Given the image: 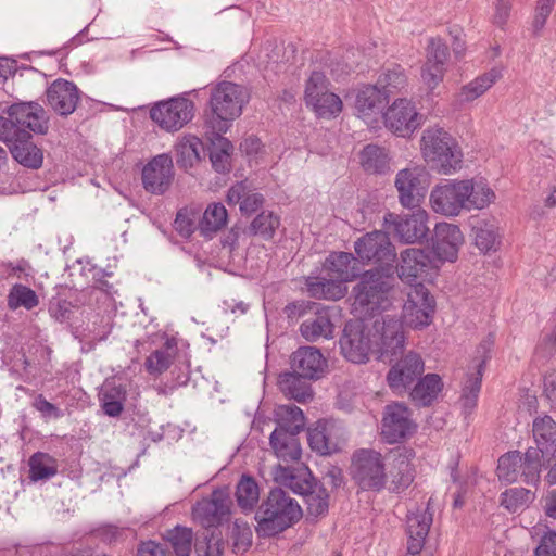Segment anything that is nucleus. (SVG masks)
Wrapping results in <instances>:
<instances>
[{"mask_svg":"<svg viewBox=\"0 0 556 556\" xmlns=\"http://www.w3.org/2000/svg\"><path fill=\"white\" fill-rule=\"evenodd\" d=\"M249 100L250 94L241 85L224 80L214 86L208 101L210 110L203 114L205 139H226L223 136L242 114Z\"/></svg>","mask_w":556,"mask_h":556,"instance_id":"obj_1","label":"nucleus"},{"mask_svg":"<svg viewBox=\"0 0 556 556\" xmlns=\"http://www.w3.org/2000/svg\"><path fill=\"white\" fill-rule=\"evenodd\" d=\"M303 511L282 488H273L255 511L258 538H274L301 520Z\"/></svg>","mask_w":556,"mask_h":556,"instance_id":"obj_2","label":"nucleus"},{"mask_svg":"<svg viewBox=\"0 0 556 556\" xmlns=\"http://www.w3.org/2000/svg\"><path fill=\"white\" fill-rule=\"evenodd\" d=\"M277 478L280 484L304 497L307 518L318 520L329 511L330 494L324 483L317 480L307 467L302 469L281 468Z\"/></svg>","mask_w":556,"mask_h":556,"instance_id":"obj_3","label":"nucleus"},{"mask_svg":"<svg viewBox=\"0 0 556 556\" xmlns=\"http://www.w3.org/2000/svg\"><path fill=\"white\" fill-rule=\"evenodd\" d=\"M394 266L375 267L359 275L354 286L355 302L367 313L384 311L389 305V295L393 289Z\"/></svg>","mask_w":556,"mask_h":556,"instance_id":"obj_4","label":"nucleus"},{"mask_svg":"<svg viewBox=\"0 0 556 556\" xmlns=\"http://www.w3.org/2000/svg\"><path fill=\"white\" fill-rule=\"evenodd\" d=\"M350 475L363 491L380 492L388 478L384 457L372 448L356 450L351 458Z\"/></svg>","mask_w":556,"mask_h":556,"instance_id":"obj_5","label":"nucleus"},{"mask_svg":"<svg viewBox=\"0 0 556 556\" xmlns=\"http://www.w3.org/2000/svg\"><path fill=\"white\" fill-rule=\"evenodd\" d=\"M195 115V104L188 93L153 103L149 109L151 121L163 131L175 134L188 125Z\"/></svg>","mask_w":556,"mask_h":556,"instance_id":"obj_6","label":"nucleus"},{"mask_svg":"<svg viewBox=\"0 0 556 556\" xmlns=\"http://www.w3.org/2000/svg\"><path fill=\"white\" fill-rule=\"evenodd\" d=\"M374 323L350 319L345 323L339 344L341 354L351 363L366 364L374 355Z\"/></svg>","mask_w":556,"mask_h":556,"instance_id":"obj_7","label":"nucleus"},{"mask_svg":"<svg viewBox=\"0 0 556 556\" xmlns=\"http://www.w3.org/2000/svg\"><path fill=\"white\" fill-rule=\"evenodd\" d=\"M374 355L377 361L392 364L405 351L403 323L395 317H381L374 321Z\"/></svg>","mask_w":556,"mask_h":556,"instance_id":"obj_8","label":"nucleus"},{"mask_svg":"<svg viewBox=\"0 0 556 556\" xmlns=\"http://www.w3.org/2000/svg\"><path fill=\"white\" fill-rule=\"evenodd\" d=\"M304 100L323 118L336 117L343 106L340 97L329 90L326 75L318 71H314L306 81Z\"/></svg>","mask_w":556,"mask_h":556,"instance_id":"obj_9","label":"nucleus"},{"mask_svg":"<svg viewBox=\"0 0 556 556\" xmlns=\"http://www.w3.org/2000/svg\"><path fill=\"white\" fill-rule=\"evenodd\" d=\"M390 365L386 382L396 395L406 394L425 371V362L421 355L415 351L403 353Z\"/></svg>","mask_w":556,"mask_h":556,"instance_id":"obj_10","label":"nucleus"},{"mask_svg":"<svg viewBox=\"0 0 556 556\" xmlns=\"http://www.w3.org/2000/svg\"><path fill=\"white\" fill-rule=\"evenodd\" d=\"M412 409L402 402L387 404L382 412L381 435L389 444L410 438L417 429L412 418Z\"/></svg>","mask_w":556,"mask_h":556,"instance_id":"obj_11","label":"nucleus"},{"mask_svg":"<svg viewBox=\"0 0 556 556\" xmlns=\"http://www.w3.org/2000/svg\"><path fill=\"white\" fill-rule=\"evenodd\" d=\"M354 250L361 265L372 263L376 267L394 266L396 252L386 231L376 230L364 235L354 243Z\"/></svg>","mask_w":556,"mask_h":556,"instance_id":"obj_12","label":"nucleus"},{"mask_svg":"<svg viewBox=\"0 0 556 556\" xmlns=\"http://www.w3.org/2000/svg\"><path fill=\"white\" fill-rule=\"evenodd\" d=\"M175 167L169 153H161L151 157L141 169V185L146 192L164 195L175 181Z\"/></svg>","mask_w":556,"mask_h":556,"instance_id":"obj_13","label":"nucleus"},{"mask_svg":"<svg viewBox=\"0 0 556 556\" xmlns=\"http://www.w3.org/2000/svg\"><path fill=\"white\" fill-rule=\"evenodd\" d=\"M434 312V296L424 283H416L403 307L405 324L413 329H422L432 323Z\"/></svg>","mask_w":556,"mask_h":556,"instance_id":"obj_14","label":"nucleus"},{"mask_svg":"<svg viewBox=\"0 0 556 556\" xmlns=\"http://www.w3.org/2000/svg\"><path fill=\"white\" fill-rule=\"evenodd\" d=\"M472 191L469 181L455 180L443 186H437L430 194V203L434 212L456 216L467 208L468 194Z\"/></svg>","mask_w":556,"mask_h":556,"instance_id":"obj_15","label":"nucleus"},{"mask_svg":"<svg viewBox=\"0 0 556 556\" xmlns=\"http://www.w3.org/2000/svg\"><path fill=\"white\" fill-rule=\"evenodd\" d=\"M8 115L15 118V139H31L33 135H46L49 129V119L38 103L13 104Z\"/></svg>","mask_w":556,"mask_h":556,"instance_id":"obj_16","label":"nucleus"},{"mask_svg":"<svg viewBox=\"0 0 556 556\" xmlns=\"http://www.w3.org/2000/svg\"><path fill=\"white\" fill-rule=\"evenodd\" d=\"M428 218V213L425 210H417L405 216L388 213L384 216V224L388 229L392 228L401 242L422 243L424 240L429 242L428 235L430 229L427 225Z\"/></svg>","mask_w":556,"mask_h":556,"instance_id":"obj_17","label":"nucleus"},{"mask_svg":"<svg viewBox=\"0 0 556 556\" xmlns=\"http://www.w3.org/2000/svg\"><path fill=\"white\" fill-rule=\"evenodd\" d=\"M311 450L320 456H330L342 451L346 443L343 429L334 420L319 419L307 429Z\"/></svg>","mask_w":556,"mask_h":556,"instance_id":"obj_18","label":"nucleus"},{"mask_svg":"<svg viewBox=\"0 0 556 556\" xmlns=\"http://www.w3.org/2000/svg\"><path fill=\"white\" fill-rule=\"evenodd\" d=\"M231 504L228 489H216L210 498L197 503L193 514L204 527V531H212L229 521Z\"/></svg>","mask_w":556,"mask_h":556,"instance_id":"obj_19","label":"nucleus"},{"mask_svg":"<svg viewBox=\"0 0 556 556\" xmlns=\"http://www.w3.org/2000/svg\"><path fill=\"white\" fill-rule=\"evenodd\" d=\"M494 343L495 337L492 332H490L477 346L476 358H479V361L475 366L476 371L467 376L460 396V402L464 409L469 413L477 406L478 396L482 384V377L485 371L486 363L492 357L491 353Z\"/></svg>","mask_w":556,"mask_h":556,"instance_id":"obj_20","label":"nucleus"},{"mask_svg":"<svg viewBox=\"0 0 556 556\" xmlns=\"http://www.w3.org/2000/svg\"><path fill=\"white\" fill-rule=\"evenodd\" d=\"M386 128L397 137H408L421 125L422 116L412 101L396 99L382 114Z\"/></svg>","mask_w":556,"mask_h":556,"instance_id":"obj_21","label":"nucleus"},{"mask_svg":"<svg viewBox=\"0 0 556 556\" xmlns=\"http://www.w3.org/2000/svg\"><path fill=\"white\" fill-rule=\"evenodd\" d=\"M433 269V257L430 252L422 249L408 248L401 252V262L394 266L399 278L412 288L416 283H422L430 277Z\"/></svg>","mask_w":556,"mask_h":556,"instance_id":"obj_22","label":"nucleus"},{"mask_svg":"<svg viewBox=\"0 0 556 556\" xmlns=\"http://www.w3.org/2000/svg\"><path fill=\"white\" fill-rule=\"evenodd\" d=\"M421 151L427 164L438 173L451 174L460 167L463 152L457 141H421Z\"/></svg>","mask_w":556,"mask_h":556,"instance_id":"obj_23","label":"nucleus"},{"mask_svg":"<svg viewBox=\"0 0 556 556\" xmlns=\"http://www.w3.org/2000/svg\"><path fill=\"white\" fill-rule=\"evenodd\" d=\"M431 255L440 262H455L460 245L464 243V236L457 225L448 223H437L433 233L430 237Z\"/></svg>","mask_w":556,"mask_h":556,"instance_id":"obj_24","label":"nucleus"},{"mask_svg":"<svg viewBox=\"0 0 556 556\" xmlns=\"http://www.w3.org/2000/svg\"><path fill=\"white\" fill-rule=\"evenodd\" d=\"M428 174L418 167L405 168L397 173L395 187L399 191L400 203L407 208L419 206L427 192Z\"/></svg>","mask_w":556,"mask_h":556,"instance_id":"obj_25","label":"nucleus"},{"mask_svg":"<svg viewBox=\"0 0 556 556\" xmlns=\"http://www.w3.org/2000/svg\"><path fill=\"white\" fill-rule=\"evenodd\" d=\"M389 457L393 459L389 471L391 477L390 490L394 493L403 492L415 479V467L412 464L415 451L410 447L397 446L390 451Z\"/></svg>","mask_w":556,"mask_h":556,"instance_id":"obj_26","label":"nucleus"},{"mask_svg":"<svg viewBox=\"0 0 556 556\" xmlns=\"http://www.w3.org/2000/svg\"><path fill=\"white\" fill-rule=\"evenodd\" d=\"M431 498L425 510L409 513L406 516L407 523V553L405 556H420L433 522V513L430 510Z\"/></svg>","mask_w":556,"mask_h":556,"instance_id":"obj_27","label":"nucleus"},{"mask_svg":"<svg viewBox=\"0 0 556 556\" xmlns=\"http://www.w3.org/2000/svg\"><path fill=\"white\" fill-rule=\"evenodd\" d=\"M291 369L300 376L317 380L327 366V361L317 348L301 346L290 356Z\"/></svg>","mask_w":556,"mask_h":556,"instance_id":"obj_28","label":"nucleus"},{"mask_svg":"<svg viewBox=\"0 0 556 556\" xmlns=\"http://www.w3.org/2000/svg\"><path fill=\"white\" fill-rule=\"evenodd\" d=\"M46 93L48 104L61 115L73 113L79 100V90L76 85L65 79L54 80Z\"/></svg>","mask_w":556,"mask_h":556,"instance_id":"obj_29","label":"nucleus"},{"mask_svg":"<svg viewBox=\"0 0 556 556\" xmlns=\"http://www.w3.org/2000/svg\"><path fill=\"white\" fill-rule=\"evenodd\" d=\"M328 277L349 282L358 278L363 273L359 260L349 252H330L324 262Z\"/></svg>","mask_w":556,"mask_h":556,"instance_id":"obj_30","label":"nucleus"},{"mask_svg":"<svg viewBox=\"0 0 556 556\" xmlns=\"http://www.w3.org/2000/svg\"><path fill=\"white\" fill-rule=\"evenodd\" d=\"M388 103V93H383L376 85H367L358 91L355 108L359 116L368 123L371 117L382 116Z\"/></svg>","mask_w":556,"mask_h":556,"instance_id":"obj_31","label":"nucleus"},{"mask_svg":"<svg viewBox=\"0 0 556 556\" xmlns=\"http://www.w3.org/2000/svg\"><path fill=\"white\" fill-rule=\"evenodd\" d=\"M414 383L407 393L417 407L431 406L443 390V381L438 374L421 375Z\"/></svg>","mask_w":556,"mask_h":556,"instance_id":"obj_32","label":"nucleus"},{"mask_svg":"<svg viewBox=\"0 0 556 556\" xmlns=\"http://www.w3.org/2000/svg\"><path fill=\"white\" fill-rule=\"evenodd\" d=\"M475 245L483 254L495 252L501 245V236L495 220L475 218L470 223Z\"/></svg>","mask_w":556,"mask_h":556,"instance_id":"obj_33","label":"nucleus"},{"mask_svg":"<svg viewBox=\"0 0 556 556\" xmlns=\"http://www.w3.org/2000/svg\"><path fill=\"white\" fill-rule=\"evenodd\" d=\"M359 165L367 174L384 175L390 170V151L377 143H368L358 154Z\"/></svg>","mask_w":556,"mask_h":556,"instance_id":"obj_34","label":"nucleus"},{"mask_svg":"<svg viewBox=\"0 0 556 556\" xmlns=\"http://www.w3.org/2000/svg\"><path fill=\"white\" fill-rule=\"evenodd\" d=\"M309 380L291 370L281 372L278 376L277 384L279 390L289 399L299 403H306L314 396Z\"/></svg>","mask_w":556,"mask_h":556,"instance_id":"obj_35","label":"nucleus"},{"mask_svg":"<svg viewBox=\"0 0 556 556\" xmlns=\"http://www.w3.org/2000/svg\"><path fill=\"white\" fill-rule=\"evenodd\" d=\"M205 156L207 153L213 169L218 174H228L232 169V156L235 147L232 141H208L204 146V141H198Z\"/></svg>","mask_w":556,"mask_h":556,"instance_id":"obj_36","label":"nucleus"},{"mask_svg":"<svg viewBox=\"0 0 556 556\" xmlns=\"http://www.w3.org/2000/svg\"><path fill=\"white\" fill-rule=\"evenodd\" d=\"M12 157L22 166L29 169H39L43 163V149L35 141H3Z\"/></svg>","mask_w":556,"mask_h":556,"instance_id":"obj_37","label":"nucleus"},{"mask_svg":"<svg viewBox=\"0 0 556 556\" xmlns=\"http://www.w3.org/2000/svg\"><path fill=\"white\" fill-rule=\"evenodd\" d=\"M314 317L304 320L300 326L301 334L311 342L317 341L319 338H330L333 332V324L331 323L328 311L317 308L313 309Z\"/></svg>","mask_w":556,"mask_h":556,"instance_id":"obj_38","label":"nucleus"},{"mask_svg":"<svg viewBox=\"0 0 556 556\" xmlns=\"http://www.w3.org/2000/svg\"><path fill=\"white\" fill-rule=\"evenodd\" d=\"M178 352L177 339L174 337L166 338L161 349L153 351L144 362L146 370L152 376H160L165 372Z\"/></svg>","mask_w":556,"mask_h":556,"instance_id":"obj_39","label":"nucleus"},{"mask_svg":"<svg viewBox=\"0 0 556 556\" xmlns=\"http://www.w3.org/2000/svg\"><path fill=\"white\" fill-rule=\"evenodd\" d=\"M270 446L276 455L285 462H296L301 458L302 450L294 432L273 431L269 437Z\"/></svg>","mask_w":556,"mask_h":556,"instance_id":"obj_40","label":"nucleus"},{"mask_svg":"<svg viewBox=\"0 0 556 556\" xmlns=\"http://www.w3.org/2000/svg\"><path fill=\"white\" fill-rule=\"evenodd\" d=\"M280 226V216L271 211L263 210L245 226L244 236L260 237L265 241L271 240Z\"/></svg>","mask_w":556,"mask_h":556,"instance_id":"obj_41","label":"nucleus"},{"mask_svg":"<svg viewBox=\"0 0 556 556\" xmlns=\"http://www.w3.org/2000/svg\"><path fill=\"white\" fill-rule=\"evenodd\" d=\"M345 282L337 278H308L306 286L312 296L326 300H339L346 293Z\"/></svg>","mask_w":556,"mask_h":556,"instance_id":"obj_42","label":"nucleus"},{"mask_svg":"<svg viewBox=\"0 0 556 556\" xmlns=\"http://www.w3.org/2000/svg\"><path fill=\"white\" fill-rule=\"evenodd\" d=\"M127 399L125 386L116 384L115 381H106L101 393V407L105 415L118 417L124 410V403Z\"/></svg>","mask_w":556,"mask_h":556,"instance_id":"obj_43","label":"nucleus"},{"mask_svg":"<svg viewBox=\"0 0 556 556\" xmlns=\"http://www.w3.org/2000/svg\"><path fill=\"white\" fill-rule=\"evenodd\" d=\"M532 432L538 446H542L547 455L556 452V421L548 415L533 420Z\"/></svg>","mask_w":556,"mask_h":556,"instance_id":"obj_44","label":"nucleus"},{"mask_svg":"<svg viewBox=\"0 0 556 556\" xmlns=\"http://www.w3.org/2000/svg\"><path fill=\"white\" fill-rule=\"evenodd\" d=\"M275 417L278 425L275 431H287L299 434L304 430L305 416L303 410L293 404L279 405L275 409Z\"/></svg>","mask_w":556,"mask_h":556,"instance_id":"obj_45","label":"nucleus"},{"mask_svg":"<svg viewBox=\"0 0 556 556\" xmlns=\"http://www.w3.org/2000/svg\"><path fill=\"white\" fill-rule=\"evenodd\" d=\"M162 538L165 542L163 546L167 549L172 547L175 556H190L193 541L192 529L178 525L173 529L165 530Z\"/></svg>","mask_w":556,"mask_h":556,"instance_id":"obj_46","label":"nucleus"},{"mask_svg":"<svg viewBox=\"0 0 556 556\" xmlns=\"http://www.w3.org/2000/svg\"><path fill=\"white\" fill-rule=\"evenodd\" d=\"M502 76L501 70L493 67L489 72L478 76L476 79L465 85L460 90L463 101H473L489 90Z\"/></svg>","mask_w":556,"mask_h":556,"instance_id":"obj_47","label":"nucleus"},{"mask_svg":"<svg viewBox=\"0 0 556 556\" xmlns=\"http://www.w3.org/2000/svg\"><path fill=\"white\" fill-rule=\"evenodd\" d=\"M236 498L239 507L244 511H253L260 498V489L255 479L243 475L236 488Z\"/></svg>","mask_w":556,"mask_h":556,"instance_id":"obj_48","label":"nucleus"},{"mask_svg":"<svg viewBox=\"0 0 556 556\" xmlns=\"http://www.w3.org/2000/svg\"><path fill=\"white\" fill-rule=\"evenodd\" d=\"M31 481L47 480L58 472L56 460L47 453L37 452L28 460Z\"/></svg>","mask_w":556,"mask_h":556,"instance_id":"obj_49","label":"nucleus"},{"mask_svg":"<svg viewBox=\"0 0 556 556\" xmlns=\"http://www.w3.org/2000/svg\"><path fill=\"white\" fill-rule=\"evenodd\" d=\"M224 539L219 529L203 531L202 540L195 539L194 549L197 556H223Z\"/></svg>","mask_w":556,"mask_h":556,"instance_id":"obj_50","label":"nucleus"},{"mask_svg":"<svg viewBox=\"0 0 556 556\" xmlns=\"http://www.w3.org/2000/svg\"><path fill=\"white\" fill-rule=\"evenodd\" d=\"M472 186V191L468 194L467 210L471 207L482 210L489 206L495 200V192L489 187L484 178L465 179Z\"/></svg>","mask_w":556,"mask_h":556,"instance_id":"obj_51","label":"nucleus"},{"mask_svg":"<svg viewBox=\"0 0 556 556\" xmlns=\"http://www.w3.org/2000/svg\"><path fill=\"white\" fill-rule=\"evenodd\" d=\"M522 455L519 451H510L498 458L496 473L501 481L514 483L519 476Z\"/></svg>","mask_w":556,"mask_h":556,"instance_id":"obj_52","label":"nucleus"},{"mask_svg":"<svg viewBox=\"0 0 556 556\" xmlns=\"http://www.w3.org/2000/svg\"><path fill=\"white\" fill-rule=\"evenodd\" d=\"M406 76L401 66H395L391 70L383 71L377 83L375 84L383 93H388L389 98L397 93L406 85Z\"/></svg>","mask_w":556,"mask_h":556,"instance_id":"obj_53","label":"nucleus"},{"mask_svg":"<svg viewBox=\"0 0 556 556\" xmlns=\"http://www.w3.org/2000/svg\"><path fill=\"white\" fill-rule=\"evenodd\" d=\"M175 152L177 165L185 170L202 160V149L198 141H178Z\"/></svg>","mask_w":556,"mask_h":556,"instance_id":"obj_54","label":"nucleus"},{"mask_svg":"<svg viewBox=\"0 0 556 556\" xmlns=\"http://www.w3.org/2000/svg\"><path fill=\"white\" fill-rule=\"evenodd\" d=\"M38 304L39 299L36 292L21 283L14 285L8 296V305L10 308L24 307L30 311Z\"/></svg>","mask_w":556,"mask_h":556,"instance_id":"obj_55","label":"nucleus"},{"mask_svg":"<svg viewBox=\"0 0 556 556\" xmlns=\"http://www.w3.org/2000/svg\"><path fill=\"white\" fill-rule=\"evenodd\" d=\"M227 210L222 203H212L207 206L201 220V230L204 233L216 232L227 223Z\"/></svg>","mask_w":556,"mask_h":556,"instance_id":"obj_56","label":"nucleus"},{"mask_svg":"<svg viewBox=\"0 0 556 556\" xmlns=\"http://www.w3.org/2000/svg\"><path fill=\"white\" fill-rule=\"evenodd\" d=\"M531 496L532 493L528 489H508L501 494V505L510 513H516L518 509H520L531 501Z\"/></svg>","mask_w":556,"mask_h":556,"instance_id":"obj_57","label":"nucleus"},{"mask_svg":"<svg viewBox=\"0 0 556 556\" xmlns=\"http://www.w3.org/2000/svg\"><path fill=\"white\" fill-rule=\"evenodd\" d=\"M426 62L431 65H440L446 67L450 58V50L446 42L437 37L430 38L426 48Z\"/></svg>","mask_w":556,"mask_h":556,"instance_id":"obj_58","label":"nucleus"},{"mask_svg":"<svg viewBox=\"0 0 556 556\" xmlns=\"http://www.w3.org/2000/svg\"><path fill=\"white\" fill-rule=\"evenodd\" d=\"M232 540H233V551H240L243 552L248 551V548L252 544V531L247 522H244L242 526L240 521L237 519L233 525L232 529Z\"/></svg>","mask_w":556,"mask_h":556,"instance_id":"obj_59","label":"nucleus"},{"mask_svg":"<svg viewBox=\"0 0 556 556\" xmlns=\"http://www.w3.org/2000/svg\"><path fill=\"white\" fill-rule=\"evenodd\" d=\"M446 67L425 63L421 68V79L424 85L430 90H434L444 78Z\"/></svg>","mask_w":556,"mask_h":556,"instance_id":"obj_60","label":"nucleus"},{"mask_svg":"<svg viewBox=\"0 0 556 556\" xmlns=\"http://www.w3.org/2000/svg\"><path fill=\"white\" fill-rule=\"evenodd\" d=\"M554 0H539L532 22V30L538 35L545 26L546 20L552 13Z\"/></svg>","mask_w":556,"mask_h":556,"instance_id":"obj_61","label":"nucleus"},{"mask_svg":"<svg viewBox=\"0 0 556 556\" xmlns=\"http://www.w3.org/2000/svg\"><path fill=\"white\" fill-rule=\"evenodd\" d=\"M264 203L265 198L262 193L251 192V190L248 188L239 210L243 215L251 216L260 208H262Z\"/></svg>","mask_w":556,"mask_h":556,"instance_id":"obj_62","label":"nucleus"},{"mask_svg":"<svg viewBox=\"0 0 556 556\" xmlns=\"http://www.w3.org/2000/svg\"><path fill=\"white\" fill-rule=\"evenodd\" d=\"M136 556H174L166 547L161 543L149 540L141 542L137 547Z\"/></svg>","mask_w":556,"mask_h":556,"instance_id":"obj_63","label":"nucleus"},{"mask_svg":"<svg viewBox=\"0 0 556 556\" xmlns=\"http://www.w3.org/2000/svg\"><path fill=\"white\" fill-rule=\"evenodd\" d=\"M534 556H556V532L548 531L542 538L534 551Z\"/></svg>","mask_w":556,"mask_h":556,"instance_id":"obj_64","label":"nucleus"}]
</instances>
